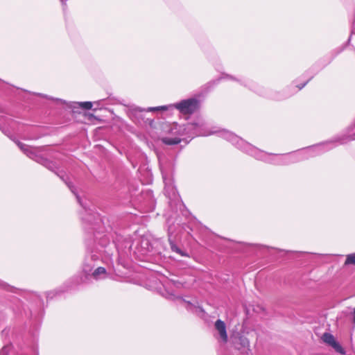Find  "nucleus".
I'll return each instance as SVG.
<instances>
[{"mask_svg":"<svg viewBox=\"0 0 355 355\" xmlns=\"http://www.w3.org/2000/svg\"><path fill=\"white\" fill-rule=\"evenodd\" d=\"M353 321L355 323V309H354V318H353Z\"/></svg>","mask_w":355,"mask_h":355,"instance_id":"12","label":"nucleus"},{"mask_svg":"<svg viewBox=\"0 0 355 355\" xmlns=\"http://www.w3.org/2000/svg\"><path fill=\"white\" fill-rule=\"evenodd\" d=\"M215 329L218 331L222 341L226 343L228 340V336L226 330V324L221 320H217L214 324Z\"/></svg>","mask_w":355,"mask_h":355,"instance_id":"3","label":"nucleus"},{"mask_svg":"<svg viewBox=\"0 0 355 355\" xmlns=\"http://www.w3.org/2000/svg\"><path fill=\"white\" fill-rule=\"evenodd\" d=\"M345 265H354L355 266V253L347 255L345 261Z\"/></svg>","mask_w":355,"mask_h":355,"instance_id":"6","label":"nucleus"},{"mask_svg":"<svg viewBox=\"0 0 355 355\" xmlns=\"http://www.w3.org/2000/svg\"><path fill=\"white\" fill-rule=\"evenodd\" d=\"M18 146L23 150H24V144H21V142L17 143Z\"/></svg>","mask_w":355,"mask_h":355,"instance_id":"10","label":"nucleus"},{"mask_svg":"<svg viewBox=\"0 0 355 355\" xmlns=\"http://www.w3.org/2000/svg\"><path fill=\"white\" fill-rule=\"evenodd\" d=\"M175 107L183 114H191L198 110L199 101L195 98H189L180 101Z\"/></svg>","mask_w":355,"mask_h":355,"instance_id":"1","label":"nucleus"},{"mask_svg":"<svg viewBox=\"0 0 355 355\" xmlns=\"http://www.w3.org/2000/svg\"><path fill=\"white\" fill-rule=\"evenodd\" d=\"M78 107L83 110H91L92 108L93 104L90 101L85 102H79L78 103Z\"/></svg>","mask_w":355,"mask_h":355,"instance_id":"7","label":"nucleus"},{"mask_svg":"<svg viewBox=\"0 0 355 355\" xmlns=\"http://www.w3.org/2000/svg\"><path fill=\"white\" fill-rule=\"evenodd\" d=\"M162 141L166 145H175L180 143L181 139L178 137L175 138H168L163 137L161 139Z\"/></svg>","mask_w":355,"mask_h":355,"instance_id":"4","label":"nucleus"},{"mask_svg":"<svg viewBox=\"0 0 355 355\" xmlns=\"http://www.w3.org/2000/svg\"><path fill=\"white\" fill-rule=\"evenodd\" d=\"M324 343L333 347L337 352L342 354H345V351L341 345L336 340L334 336L329 333H324L322 336Z\"/></svg>","mask_w":355,"mask_h":355,"instance_id":"2","label":"nucleus"},{"mask_svg":"<svg viewBox=\"0 0 355 355\" xmlns=\"http://www.w3.org/2000/svg\"><path fill=\"white\" fill-rule=\"evenodd\" d=\"M87 116H88V119H92V118L96 119V118L94 116V114H87Z\"/></svg>","mask_w":355,"mask_h":355,"instance_id":"11","label":"nucleus"},{"mask_svg":"<svg viewBox=\"0 0 355 355\" xmlns=\"http://www.w3.org/2000/svg\"><path fill=\"white\" fill-rule=\"evenodd\" d=\"M241 340L242 341V345L243 346H245V345L248 346L249 345V342H248V340L247 339H245H245L241 338Z\"/></svg>","mask_w":355,"mask_h":355,"instance_id":"9","label":"nucleus"},{"mask_svg":"<svg viewBox=\"0 0 355 355\" xmlns=\"http://www.w3.org/2000/svg\"><path fill=\"white\" fill-rule=\"evenodd\" d=\"M171 249L173 252H175L182 257H188L187 253L182 252L172 241H169Z\"/></svg>","mask_w":355,"mask_h":355,"instance_id":"5","label":"nucleus"},{"mask_svg":"<svg viewBox=\"0 0 355 355\" xmlns=\"http://www.w3.org/2000/svg\"><path fill=\"white\" fill-rule=\"evenodd\" d=\"M106 272V270L103 267H98L93 272L94 277H97L99 275L105 274Z\"/></svg>","mask_w":355,"mask_h":355,"instance_id":"8","label":"nucleus"}]
</instances>
